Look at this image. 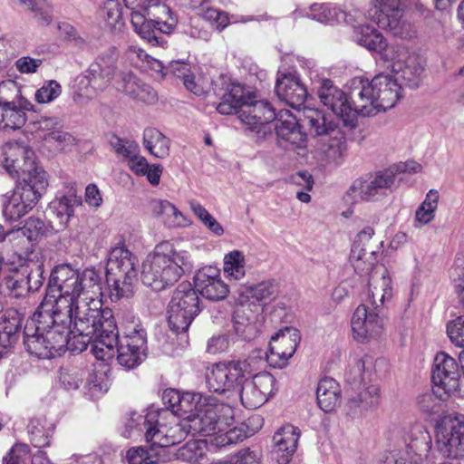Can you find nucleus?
Returning a JSON list of instances; mask_svg holds the SVG:
<instances>
[{"mask_svg":"<svg viewBox=\"0 0 464 464\" xmlns=\"http://www.w3.org/2000/svg\"><path fill=\"white\" fill-rule=\"evenodd\" d=\"M53 318L61 328L65 327L69 350L82 353L91 343L96 359L108 362L114 358L118 328L112 311L103 309L100 298L56 312Z\"/></svg>","mask_w":464,"mask_h":464,"instance_id":"1","label":"nucleus"},{"mask_svg":"<svg viewBox=\"0 0 464 464\" xmlns=\"http://www.w3.org/2000/svg\"><path fill=\"white\" fill-rule=\"evenodd\" d=\"M101 295L102 278L95 269L80 271L63 264L51 273L44 301L56 313L100 298Z\"/></svg>","mask_w":464,"mask_h":464,"instance_id":"2","label":"nucleus"},{"mask_svg":"<svg viewBox=\"0 0 464 464\" xmlns=\"http://www.w3.org/2000/svg\"><path fill=\"white\" fill-rule=\"evenodd\" d=\"M193 266L194 261L188 250L160 244L143 261L141 280L153 290L161 291L177 283Z\"/></svg>","mask_w":464,"mask_h":464,"instance_id":"3","label":"nucleus"},{"mask_svg":"<svg viewBox=\"0 0 464 464\" xmlns=\"http://www.w3.org/2000/svg\"><path fill=\"white\" fill-rule=\"evenodd\" d=\"M220 114L237 113L242 123L265 137L271 133L269 123L276 119L272 106L265 101H254L249 92L239 83L227 85L222 100L217 107Z\"/></svg>","mask_w":464,"mask_h":464,"instance_id":"4","label":"nucleus"},{"mask_svg":"<svg viewBox=\"0 0 464 464\" xmlns=\"http://www.w3.org/2000/svg\"><path fill=\"white\" fill-rule=\"evenodd\" d=\"M304 117L310 133L318 137L313 150L318 165L329 170L340 165L346 150L343 131L319 110L304 109Z\"/></svg>","mask_w":464,"mask_h":464,"instance_id":"5","label":"nucleus"},{"mask_svg":"<svg viewBox=\"0 0 464 464\" xmlns=\"http://www.w3.org/2000/svg\"><path fill=\"white\" fill-rule=\"evenodd\" d=\"M127 8L131 10L130 24L135 33L148 44L163 46V34H169L173 25L161 21V15L169 14L163 0H123Z\"/></svg>","mask_w":464,"mask_h":464,"instance_id":"6","label":"nucleus"},{"mask_svg":"<svg viewBox=\"0 0 464 464\" xmlns=\"http://www.w3.org/2000/svg\"><path fill=\"white\" fill-rule=\"evenodd\" d=\"M401 92L398 79L388 74L376 75L372 81L361 79L354 85L357 108L363 117L394 107L401 97Z\"/></svg>","mask_w":464,"mask_h":464,"instance_id":"7","label":"nucleus"},{"mask_svg":"<svg viewBox=\"0 0 464 464\" xmlns=\"http://www.w3.org/2000/svg\"><path fill=\"white\" fill-rule=\"evenodd\" d=\"M138 259L124 246L113 247L107 264V283L111 297L120 299L132 294L133 284L137 279Z\"/></svg>","mask_w":464,"mask_h":464,"instance_id":"8","label":"nucleus"},{"mask_svg":"<svg viewBox=\"0 0 464 464\" xmlns=\"http://www.w3.org/2000/svg\"><path fill=\"white\" fill-rule=\"evenodd\" d=\"M124 336L118 337L114 345L117 361L126 369H133L146 358L147 334L140 320L132 314H128L124 322Z\"/></svg>","mask_w":464,"mask_h":464,"instance_id":"9","label":"nucleus"},{"mask_svg":"<svg viewBox=\"0 0 464 464\" xmlns=\"http://www.w3.org/2000/svg\"><path fill=\"white\" fill-rule=\"evenodd\" d=\"M233 412L230 406L218 403L215 399L208 398L201 402V406L194 414L188 415V431L192 436L218 435L229 424Z\"/></svg>","mask_w":464,"mask_h":464,"instance_id":"10","label":"nucleus"},{"mask_svg":"<svg viewBox=\"0 0 464 464\" xmlns=\"http://www.w3.org/2000/svg\"><path fill=\"white\" fill-rule=\"evenodd\" d=\"M199 311V298L196 289L189 283L179 284L168 307L170 330L176 334L186 332Z\"/></svg>","mask_w":464,"mask_h":464,"instance_id":"11","label":"nucleus"},{"mask_svg":"<svg viewBox=\"0 0 464 464\" xmlns=\"http://www.w3.org/2000/svg\"><path fill=\"white\" fill-rule=\"evenodd\" d=\"M257 369V362L249 358L243 361H230L215 363L207 375V385L210 392L217 393L231 392Z\"/></svg>","mask_w":464,"mask_h":464,"instance_id":"12","label":"nucleus"},{"mask_svg":"<svg viewBox=\"0 0 464 464\" xmlns=\"http://www.w3.org/2000/svg\"><path fill=\"white\" fill-rule=\"evenodd\" d=\"M407 449L393 450L384 457L383 464H413L427 456L431 449V437L423 425L415 423L404 428Z\"/></svg>","mask_w":464,"mask_h":464,"instance_id":"13","label":"nucleus"},{"mask_svg":"<svg viewBox=\"0 0 464 464\" xmlns=\"http://www.w3.org/2000/svg\"><path fill=\"white\" fill-rule=\"evenodd\" d=\"M301 340L298 330L285 327L271 337L268 352L256 351V355L251 356L257 362V368L265 357L271 367L283 368L287 365L289 359L295 354Z\"/></svg>","mask_w":464,"mask_h":464,"instance_id":"14","label":"nucleus"},{"mask_svg":"<svg viewBox=\"0 0 464 464\" xmlns=\"http://www.w3.org/2000/svg\"><path fill=\"white\" fill-rule=\"evenodd\" d=\"M117 55L114 50H110L105 55L100 56L91 64L86 75L82 77L80 84L79 98L92 100L103 91L115 77Z\"/></svg>","mask_w":464,"mask_h":464,"instance_id":"15","label":"nucleus"},{"mask_svg":"<svg viewBox=\"0 0 464 464\" xmlns=\"http://www.w3.org/2000/svg\"><path fill=\"white\" fill-rule=\"evenodd\" d=\"M371 8L367 18L381 29L394 35L406 36L410 24L404 19V5L401 0H370Z\"/></svg>","mask_w":464,"mask_h":464,"instance_id":"16","label":"nucleus"},{"mask_svg":"<svg viewBox=\"0 0 464 464\" xmlns=\"http://www.w3.org/2000/svg\"><path fill=\"white\" fill-rule=\"evenodd\" d=\"M318 97L324 106L342 119L345 125L355 126L357 116L361 115V112L354 97V87L351 92L352 102H350L345 92L334 86L332 81L324 79L322 80L318 89Z\"/></svg>","mask_w":464,"mask_h":464,"instance_id":"17","label":"nucleus"},{"mask_svg":"<svg viewBox=\"0 0 464 464\" xmlns=\"http://www.w3.org/2000/svg\"><path fill=\"white\" fill-rule=\"evenodd\" d=\"M435 442L443 456L464 457V415L444 416L436 425Z\"/></svg>","mask_w":464,"mask_h":464,"instance_id":"18","label":"nucleus"},{"mask_svg":"<svg viewBox=\"0 0 464 464\" xmlns=\"http://www.w3.org/2000/svg\"><path fill=\"white\" fill-rule=\"evenodd\" d=\"M167 417V410L149 411L145 415L132 413L126 424L127 437L140 436L144 433L148 442L161 448L169 447L165 440L166 427L163 418Z\"/></svg>","mask_w":464,"mask_h":464,"instance_id":"19","label":"nucleus"},{"mask_svg":"<svg viewBox=\"0 0 464 464\" xmlns=\"http://www.w3.org/2000/svg\"><path fill=\"white\" fill-rule=\"evenodd\" d=\"M27 352L40 359H50L69 350L68 340L65 338V327L53 324L37 337L24 340Z\"/></svg>","mask_w":464,"mask_h":464,"instance_id":"20","label":"nucleus"},{"mask_svg":"<svg viewBox=\"0 0 464 464\" xmlns=\"http://www.w3.org/2000/svg\"><path fill=\"white\" fill-rule=\"evenodd\" d=\"M353 339L359 343L378 341L384 333V321L374 309L360 304L351 318Z\"/></svg>","mask_w":464,"mask_h":464,"instance_id":"21","label":"nucleus"},{"mask_svg":"<svg viewBox=\"0 0 464 464\" xmlns=\"http://www.w3.org/2000/svg\"><path fill=\"white\" fill-rule=\"evenodd\" d=\"M246 375L239 384V398L243 406L255 410L262 406L276 391V379L269 372H260L249 379Z\"/></svg>","mask_w":464,"mask_h":464,"instance_id":"22","label":"nucleus"},{"mask_svg":"<svg viewBox=\"0 0 464 464\" xmlns=\"http://www.w3.org/2000/svg\"><path fill=\"white\" fill-rule=\"evenodd\" d=\"M44 265L40 262L27 261L6 279L5 285L10 295L15 298L23 297L29 292L37 291L44 281Z\"/></svg>","mask_w":464,"mask_h":464,"instance_id":"23","label":"nucleus"},{"mask_svg":"<svg viewBox=\"0 0 464 464\" xmlns=\"http://www.w3.org/2000/svg\"><path fill=\"white\" fill-rule=\"evenodd\" d=\"M392 49V58H384V61L391 63L392 71L398 78L403 80L406 85L411 88L418 87L423 72L420 57L409 53L402 45L394 44Z\"/></svg>","mask_w":464,"mask_h":464,"instance_id":"24","label":"nucleus"},{"mask_svg":"<svg viewBox=\"0 0 464 464\" xmlns=\"http://www.w3.org/2000/svg\"><path fill=\"white\" fill-rule=\"evenodd\" d=\"M460 371L456 360L445 353H440L434 359L431 380L436 387L450 394L459 388Z\"/></svg>","mask_w":464,"mask_h":464,"instance_id":"25","label":"nucleus"},{"mask_svg":"<svg viewBox=\"0 0 464 464\" xmlns=\"http://www.w3.org/2000/svg\"><path fill=\"white\" fill-rule=\"evenodd\" d=\"M395 176H361L347 192L353 202L370 201L377 195H382L395 183Z\"/></svg>","mask_w":464,"mask_h":464,"instance_id":"26","label":"nucleus"},{"mask_svg":"<svg viewBox=\"0 0 464 464\" xmlns=\"http://www.w3.org/2000/svg\"><path fill=\"white\" fill-rule=\"evenodd\" d=\"M195 287L203 297L219 301L225 299L228 293V285L222 280L220 270L216 266H205L195 276Z\"/></svg>","mask_w":464,"mask_h":464,"instance_id":"27","label":"nucleus"},{"mask_svg":"<svg viewBox=\"0 0 464 464\" xmlns=\"http://www.w3.org/2000/svg\"><path fill=\"white\" fill-rule=\"evenodd\" d=\"M209 397H203L199 393L180 392L175 389H166L162 393V401L170 410V414L181 420H187L188 415L194 414L201 402Z\"/></svg>","mask_w":464,"mask_h":464,"instance_id":"28","label":"nucleus"},{"mask_svg":"<svg viewBox=\"0 0 464 464\" xmlns=\"http://www.w3.org/2000/svg\"><path fill=\"white\" fill-rule=\"evenodd\" d=\"M276 92L280 100L292 108L300 110L308 92L295 72H281L276 80Z\"/></svg>","mask_w":464,"mask_h":464,"instance_id":"29","label":"nucleus"},{"mask_svg":"<svg viewBox=\"0 0 464 464\" xmlns=\"http://www.w3.org/2000/svg\"><path fill=\"white\" fill-rule=\"evenodd\" d=\"M300 430L292 424H285L273 436L272 454L277 464H295L292 458L296 451Z\"/></svg>","mask_w":464,"mask_h":464,"instance_id":"30","label":"nucleus"},{"mask_svg":"<svg viewBox=\"0 0 464 464\" xmlns=\"http://www.w3.org/2000/svg\"><path fill=\"white\" fill-rule=\"evenodd\" d=\"M353 40L369 51L375 52L384 58H392V46L388 44L383 35L368 24H360L353 28Z\"/></svg>","mask_w":464,"mask_h":464,"instance_id":"31","label":"nucleus"},{"mask_svg":"<svg viewBox=\"0 0 464 464\" xmlns=\"http://www.w3.org/2000/svg\"><path fill=\"white\" fill-rule=\"evenodd\" d=\"M115 86L128 96L142 102L153 103L157 101V92L149 84L131 72H122L118 75Z\"/></svg>","mask_w":464,"mask_h":464,"instance_id":"32","label":"nucleus"},{"mask_svg":"<svg viewBox=\"0 0 464 464\" xmlns=\"http://www.w3.org/2000/svg\"><path fill=\"white\" fill-rule=\"evenodd\" d=\"M392 295V279L384 267L376 268L371 276L368 296L374 310L382 307Z\"/></svg>","mask_w":464,"mask_h":464,"instance_id":"33","label":"nucleus"},{"mask_svg":"<svg viewBox=\"0 0 464 464\" xmlns=\"http://www.w3.org/2000/svg\"><path fill=\"white\" fill-rule=\"evenodd\" d=\"M48 185L45 176H18L14 190L27 201L36 205L46 192Z\"/></svg>","mask_w":464,"mask_h":464,"instance_id":"34","label":"nucleus"},{"mask_svg":"<svg viewBox=\"0 0 464 464\" xmlns=\"http://www.w3.org/2000/svg\"><path fill=\"white\" fill-rule=\"evenodd\" d=\"M317 403L324 412L333 411L341 402V388L333 378L320 380L316 389Z\"/></svg>","mask_w":464,"mask_h":464,"instance_id":"35","label":"nucleus"},{"mask_svg":"<svg viewBox=\"0 0 464 464\" xmlns=\"http://www.w3.org/2000/svg\"><path fill=\"white\" fill-rule=\"evenodd\" d=\"M53 316L54 311L49 306V303L44 301L33 317L26 322L24 329V340L37 337L42 332L55 324Z\"/></svg>","mask_w":464,"mask_h":464,"instance_id":"36","label":"nucleus"},{"mask_svg":"<svg viewBox=\"0 0 464 464\" xmlns=\"http://www.w3.org/2000/svg\"><path fill=\"white\" fill-rule=\"evenodd\" d=\"M81 203V197H78L76 192L71 189L66 195L53 200L49 205V210L57 218L59 224L64 227L73 216L75 207Z\"/></svg>","mask_w":464,"mask_h":464,"instance_id":"37","label":"nucleus"},{"mask_svg":"<svg viewBox=\"0 0 464 464\" xmlns=\"http://www.w3.org/2000/svg\"><path fill=\"white\" fill-rule=\"evenodd\" d=\"M34 111V105L29 102V108H22L18 103L0 105V129L18 130L27 120L26 111Z\"/></svg>","mask_w":464,"mask_h":464,"instance_id":"38","label":"nucleus"},{"mask_svg":"<svg viewBox=\"0 0 464 464\" xmlns=\"http://www.w3.org/2000/svg\"><path fill=\"white\" fill-rule=\"evenodd\" d=\"M142 141L145 150L155 158L165 159L169 155L170 140L159 130L145 129Z\"/></svg>","mask_w":464,"mask_h":464,"instance_id":"39","label":"nucleus"},{"mask_svg":"<svg viewBox=\"0 0 464 464\" xmlns=\"http://www.w3.org/2000/svg\"><path fill=\"white\" fill-rule=\"evenodd\" d=\"M279 294L278 284L275 280H266L250 285L245 288L244 295L261 305H266L274 301Z\"/></svg>","mask_w":464,"mask_h":464,"instance_id":"40","label":"nucleus"},{"mask_svg":"<svg viewBox=\"0 0 464 464\" xmlns=\"http://www.w3.org/2000/svg\"><path fill=\"white\" fill-rule=\"evenodd\" d=\"M2 205L3 215L6 220L10 221L18 220L35 206L14 190L11 196H4Z\"/></svg>","mask_w":464,"mask_h":464,"instance_id":"41","label":"nucleus"},{"mask_svg":"<svg viewBox=\"0 0 464 464\" xmlns=\"http://www.w3.org/2000/svg\"><path fill=\"white\" fill-rule=\"evenodd\" d=\"M54 425L45 417H36L31 420L28 425L30 440L35 448H44L50 444Z\"/></svg>","mask_w":464,"mask_h":464,"instance_id":"42","label":"nucleus"},{"mask_svg":"<svg viewBox=\"0 0 464 464\" xmlns=\"http://www.w3.org/2000/svg\"><path fill=\"white\" fill-rule=\"evenodd\" d=\"M307 17L321 24H334L345 20V13L329 4H314L309 8Z\"/></svg>","mask_w":464,"mask_h":464,"instance_id":"43","label":"nucleus"},{"mask_svg":"<svg viewBox=\"0 0 464 464\" xmlns=\"http://www.w3.org/2000/svg\"><path fill=\"white\" fill-rule=\"evenodd\" d=\"M246 256L240 250H232L223 258V271L229 279L239 281L246 276Z\"/></svg>","mask_w":464,"mask_h":464,"instance_id":"44","label":"nucleus"},{"mask_svg":"<svg viewBox=\"0 0 464 464\" xmlns=\"http://www.w3.org/2000/svg\"><path fill=\"white\" fill-rule=\"evenodd\" d=\"M4 168L8 174H42L44 169L37 162L34 152L31 150H24L23 165L20 166L15 160L5 159Z\"/></svg>","mask_w":464,"mask_h":464,"instance_id":"45","label":"nucleus"},{"mask_svg":"<svg viewBox=\"0 0 464 464\" xmlns=\"http://www.w3.org/2000/svg\"><path fill=\"white\" fill-rule=\"evenodd\" d=\"M29 100L22 94V85L14 80L0 82V105L18 103L22 108H29Z\"/></svg>","mask_w":464,"mask_h":464,"instance_id":"46","label":"nucleus"},{"mask_svg":"<svg viewBox=\"0 0 464 464\" xmlns=\"http://www.w3.org/2000/svg\"><path fill=\"white\" fill-rule=\"evenodd\" d=\"M163 420L166 427L165 441L169 443V446L181 442L186 439L188 434H190L187 420H178L173 414H170L169 411H167V417L163 418Z\"/></svg>","mask_w":464,"mask_h":464,"instance_id":"47","label":"nucleus"},{"mask_svg":"<svg viewBox=\"0 0 464 464\" xmlns=\"http://www.w3.org/2000/svg\"><path fill=\"white\" fill-rule=\"evenodd\" d=\"M43 146L50 150L64 151L75 145V138L69 132L59 129L57 131L44 134Z\"/></svg>","mask_w":464,"mask_h":464,"instance_id":"48","label":"nucleus"},{"mask_svg":"<svg viewBox=\"0 0 464 464\" xmlns=\"http://www.w3.org/2000/svg\"><path fill=\"white\" fill-rule=\"evenodd\" d=\"M206 456V443L203 440H192L180 447L177 458L189 464H202Z\"/></svg>","mask_w":464,"mask_h":464,"instance_id":"49","label":"nucleus"},{"mask_svg":"<svg viewBox=\"0 0 464 464\" xmlns=\"http://www.w3.org/2000/svg\"><path fill=\"white\" fill-rule=\"evenodd\" d=\"M100 13L107 26L111 30H120L124 24L122 8L119 0H106Z\"/></svg>","mask_w":464,"mask_h":464,"instance_id":"50","label":"nucleus"},{"mask_svg":"<svg viewBox=\"0 0 464 464\" xmlns=\"http://www.w3.org/2000/svg\"><path fill=\"white\" fill-rule=\"evenodd\" d=\"M439 192L435 189H430L421 205L417 208L415 213V220L421 224L426 225L430 223L435 217V211L438 208Z\"/></svg>","mask_w":464,"mask_h":464,"instance_id":"51","label":"nucleus"},{"mask_svg":"<svg viewBox=\"0 0 464 464\" xmlns=\"http://www.w3.org/2000/svg\"><path fill=\"white\" fill-rule=\"evenodd\" d=\"M189 208L201 223L217 237L224 234L225 230L222 225L198 201L190 200Z\"/></svg>","mask_w":464,"mask_h":464,"instance_id":"52","label":"nucleus"},{"mask_svg":"<svg viewBox=\"0 0 464 464\" xmlns=\"http://www.w3.org/2000/svg\"><path fill=\"white\" fill-rule=\"evenodd\" d=\"M274 121H276L275 129L277 142L279 140L285 139L292 130L299 126L295 116L289 110H280Z\"/></svg>","mask_w":464,"mask_h":464,"instance_id":"53","label":"nucleus"},{"mask_svg":"<svg viewBox=\"0 0 464 464\" xmlns=\"http://www.w3.org/2000/svg\"><path fill=\"white\" fill-rule=\"evenodd\" d=\"M233 327L236 334L244 340H251L256 336L257 328L255 323L245 316V314L237 310L233 315Z\"/></svg>","mask_w":464,"mask_h":464,"instance_id":"54","label":"nucleus"},{"mask_svg":"<svg viewBox=\"0 0 464 464\" xmlns=\"http://www.w3.org/2000/svg\"><path fill=\"white\" fill-rule=\"evenodd\" d=\"M129 56L133 60L137 58L141 63L140 66L144 70H150L160 76L165 75L166 68L163 66L162 63L148 53H146L142 49L137 47H130L129 49Z\"/></svg>","mask_w":464,"mask_h":464,"instance_id":"55","label":"nucleus"},{"mask_svg":"<svg viewBox=\"0 0 464 464\" xmlns=\"http://www.w3.org/2000/svg\"><path fill=\"white\" fill-rule=\"evenodd\" d=\"M233 418L229 420V424L224 427L222 432H218L214 440L218 447L237 444L247 437V433L242 427H234L227 429L231 425Z\"/></svg>","mask_w":464,"mask_h":464,"instance_id":"56","label":"nucleus"},{"mask_svg":"<svg viewBox=\"0 0 464 464\" xmlns=\"http://www.w3.org/2000/svg\"><path fill=\"white\" fill-rule=\"evenodd\" d=\"M19 324L0 323V358L17 342Z\"/></svg>","mask_w":464,"mask_h":464,"instance_id":"57","label":"nucleus"},{"mask_svg":"<svg viewBox=\"0 0 464 464\" xmlns=\"http://www.w3.org/2000/svg\"><path fill=\"white\" fill-rule=\"evenodd\" d=\"M128 164L136 174H160L163 171L162 165L150 164L145 157L140 155V152L130 158Z\"/></svg>","mask_w":464,"mask_h":464,"instance_id":"58","label":"nucleus"},{"mask_svg":"<svg viewBox=\"0 0 464 464\" xmlns=\"http://www.w3.org/2000/svg\"><path fill=\"white\" fill-rule=\"evenodd\" d=\"M62 93V86L54 80L46 81L34 94L38 103H50L57 99Z\"/></svg>","mask_w":464,"mask_h":464,"instance_id":"59","label":"nucleus"},{"mask_svg":"<svg viewBox=\"0 0 464 464\" xmlns=\"http://www.w3.org/2000/svg\"><path fill=\"white\" fill-rule=\"evenodd\" d=\"M110 144L117 155L128 160L140 152L139 144L132 140L112 136L110 140Z\"/></svg>","mask_w":464,"mask_h":464,"instance_id":"60","label":"nucleus"},{"mask_svg":"<svg viewBox=\"0 0 464 464\" xmlns=\"http://www.w3.org/2000/svg\"><path fill=\"white\" fill-rule=\"evenodd\" d=\"M277 144L285 150H304L307 145V137L306 134L302 131L300 126H298L292 130L285 139L279 140Z\"/></svg>","mask_w":464,"mask_h":464,"instance_id":"61","label":"nucleus"},{"mask_svg":"<svg viewBox=\"0 0 464 464\" xmlns=\"http://www.w3.org/2000/svg\"><path fill=\"white\" fill-rule=\"evenodd\" d=\"M166 210L162 220L169 227H187L191 225V220L170 202Z\"/></svg>","mask_w":464,"mask_h":464,"instance_id":"62","label":"nucleus"},{"mask_svg":"<svg viewBox=\"0 0 464 464\" xmlns=\"http://www.w3.org/2000/svg\"><path fill=\"white\" fill-rule=\"evenodd\" d=\"M291 182L298 187L296 190V198L303 203L311 202V196L308 191H311L314 185V179L313 176H291Z\"/></svg>","mask_w":464,"mask_h":464,"instance_id":"63","label":"nucleus"},{"mask_svg":"<svg viewBox=\"0 0 464 464\" xmlns=\"http://www.w3.org/2000/svg\"><path fill=\"white\" fill-rule=\"evenodd\" d=\"M129 464H158L159 457L144 447L131 448L127 451Z\"/></svg>","mask_w":464,"mask_h":464,"instance_id":"64","label":"nucleus"}]
</instances>
